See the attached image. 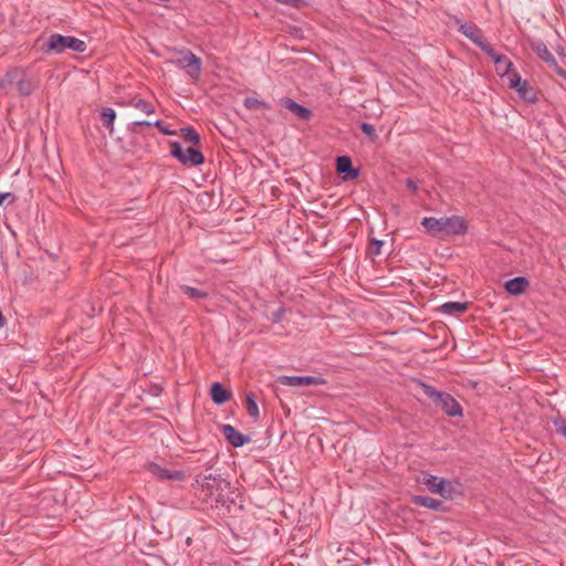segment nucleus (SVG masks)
<instances>
[{"label": "nucleus", "mask_w": 566, "mask_h": 566, "mask_svg": "<svg viewBox=\"0 0 566 566\" xmlns=\"http://www.w3.org/2000/svg\"><path fill=\"white\" fill-rule=\"evenodd\" d=\"M421 224L429 233L433 234H464L467 231L464 220L458 216L442 218L426 217L422 219Z\"/></svg>", "instance_id": "f257e3e1"}, {"label": "nucleus", "mask_w": 566, "mask_h": 566, "mask_svg": "<svg viewBox=\"0 0 566 566\" xmlns=\"http://www.w3.org/2000/svg\"><path fill=\"white\" fill-rule=\"evenodd\" d=\"M196 482L200 485V491L205 496V501L211 505L224 504L223 492L229 489V483L220 475L198 476Z\"/></svg>", "instance_id": "f03ea898"}, {"label": "nucleus", "mask_w": 566, "mask_h": 566, "mask_svg": "<svg viewBox=\"0 0 566 566\" xmlns=\"http://www.w3.org/2000/svg\"><path fill=\"white\" fill-rule=\"evenodd\" d=\"M423 394L441 408L449 417H461L460 403L448 392L439 391L430 385L420 382Z\"/></svg>", "instance_id": "7ed1b4c3"}, {"label": "nucleus", "mask_w": 566, "mask_h": 566, "mask_svg": "<svg viewBox=\"0 0 566 566\" xmlns=\"http://www.w3.org/2000/svg\"><path fill=\"white\" fill-rule=\"evenodd\" d=\"M66 49L77 53H83L86 50V43L75 36L54 33L50 35L43 50L46 53L53 52L55 54H61Z\"/></svg>", "instance_id": "20e7f679"}, {"label": "nucleus", "mask_w": 566, "mask_h": 566, "mask_svg": "<svg viewBox=\"0 0 566 566\" xmlns=\"http://www.w3.org/2000/svg\"><path fill=\"white\" fill-rule=\"evenodd\" d=\"M13 83H17L18 92L25 96L30 95L35 87L33 81L24 76L22 71L19 69H13L6 73L3 78L0 81V88H4Z\"/></svg>", "instance_id": "39448f33"}, {"label": "nucleus", "mask_w": 566, "mask_h": 566, "mask_svg": "<svg viewBox=\"0 0 566 566\" xmlns=\"http://www.w3.org/2000/svg\"><path fill=\"white\" fill-rule=\"evenodd\" d=\"M170 148L171 156L175 157L182 165L200 166L205 161V157L199 149H184L179 142H171Z\"/></svg>", "instance_id": "423d86ee"}, {"label": "nucleus", "mask_w": 566, "mask_h": 566, "mask_svg": "<svg viewBox=\"0 0 566 566\" xmlns=\"http://www.w3.org/2000/svg\"><path fill=\"white\" fill-rule=\"evenodd\" d=\"M180 55L181 57L175 64L179 69H187L188 75L197 81L201 74V60L189 50L180 51Z\"/></svg>", "instance_id": "0eeeda50"}, {"label": "nucleus", "mask_w": 566, "mask_h": 566, "mask_svg": "<svg viewBox=\"0 0 566 566\" xmlns=\"http://www.w3.org/2000/svg\"><path fill=\"white\" fill-rule=\"evenodd\" d=\"M423 484L432 493L440 494L443 497H452L454 492L453 483L447 479H439L434 475H426L423 478Z\"/></svg>", "instance_id": "6e6552de"}, {"label": "nucleus", "mask_w": 566, "mask_h": 566, "mask_svg": "<svg viewBox=\"0 0 566 566\" xmlns=\"http://www.w3.org/2000/svg\"><path fill=\"white\" fill-rule=\"evenodd\" d=\"M531 49L532 51L542 59L551 69H553L557 74H559L563 77H566V73L557 64V61L552 55V53L548 51L546 44L541 40H532L531 41Z\"/></svg>", "instance_id": "1a4fd4ad"}, {"label": "nucleus", "mask_w": 566, "mask_h": 566, "mask_svg": "<svg viewBox=\"0 0 566 566\" xmlns=\"http://www.w3.org/2000/svg\"><path fill=\"white\" fill-rule=\"evenodd\" d=\"M146 469L160 481H182L186 478L184 471L165 469L155 462H148Z\"/></svg>", "instance_id": "9d476101"}, {"label": "nucleus", "mask_w": 566, "mask_h": 566, "mask_svg": "<svg viewBox=\"0 0 566 566\" xmlns=\"http://www.w3.org/2000/svg\"><path fill=\"white\" fill-rule=\"evenodd\" d=\"M277 380L281 385L290 387L318 386L326 384L324 378L315 376H280Z\"/></svg>", "instance_id": "9b49d317"}, {"label": "nucleus", "mask_w": 566, "mask_h": 566, "mask_svg": "<svg viewBox=\"0 0 566 566\" xmlns=\"http://www.w3.org/2000/svg\"><path fill=\"white\" fill-rule=\"evenodd\" d=\"M510 87L516 90L524 101H536L535 91L530 86L527 81H523L517 73H513V75L510 77Z\"/></svg>", "instance_id": "f8f14e48"}, {"label": "nucleus", "mask_w": 566, "mask_h": 566, "mask_svg": "<svg viewBox=\"0 0 566 566\" xmlns=\"http://www.w3.org/2000/svg\"><path fill=\"white\" fill-rule=\"evenodd\" d=\"M455 22L459 25V31L475 45L480 46L485 41L481 30L475 24L463 22L458 18Z\"/></svg>", "instance_id": "ddd939ff"}, {"label": "nucleus", "mask_w": 566, "mask_h": 566, "mask_svg": "<svg viewBox=\"0 0 566 566\" xmlns=\"http://www.w3.org/2000/svg\"><path fill=\"white\" fill-rule=\"evenodd\" d=\"M221 432L224 439L235 448L242 447L250 441L249 437L243 436L231 424H222Z\"/></svg>", "instance_id": "4468645a"}, {"label": "nucleus", "mask_w": 566, "mask_h": 566, "mask_svg": "<svg viewBox=\"0 0 566 566\" xmlns=\"http://www.w3.org/2000/svg\"><path fill=\"white\" fill-rule=\"evenodd\" d=\"M336 168L344 179L352 180L358 177L359 170L353 167L352 159L348 156H339L336 159Z\"/></svg>", "instance_id": "2eb2a0df"}, {"label": "nucleus", "mask_w": 566, "mask_h": 566, "mask_svg": "<svg viewBox=\"0 0 566 566\" xmlns=\"http://www.w3.org/2000/svg\"><path fill=\"white\" fill-rule=\"evenodd\" d=\"M280 104L301 119L307 120L312 115L310 108L296 103L290 97L280 99Z\"/></svg>", "instance_id": "dca6fc26"}, {"label": "nucleus", "mask_w": 566, "mask_h": 566, "mask_svg": "<svg viewBox=\"0 0 566 566\" xmlns=\"http://www.w3.org/2000/svg\"><path fill=\"white\" fill-rule=\"evenodd\" d=\"M530 282L524 276H516L514 279H510L505 282L504 289L510 295H521L528 287Z\"/></svg>", "instance_id": "f3484780"}, {"label": "nucleus", "mask_w": 566, "mask_h": 566, "mask_svg": "<svg viewBox=\"0 0 566 566\" xmlns=\"http://www.w3.org/2000/svg\"><path fill=\"white\" fill-rule=\"evenodd\" d=\"M211 400L216 405H223L231 398V391L226 389L220 382H213L210 388Z\"/></svg>", "instance_id": "a211bd4d"}, {"label": "nucleus", "mask_w": 566, "mask_h": 566, "mask_svg": "<svg viewBox=\"0 0 566 566\" xmlns=\"http://www.w3.org/2000/svg\"><path fill=\"white\" fill-rule=\"evenodd\" d=\"M468 302H447L440 306V311L447 315H457L468 310Z\"/></svg>", "instance_id": "6ab92c4d"}, {"label": "nucleus", "mask_w": 566, "mask_h": 566, "mask_svg": "<svg viewBox=\"0 0 566 566\" xmlns=\"http://www.w3.org/2000/svg\"><path fill=\"white\" fill-rule=\"evenodd\" d=\"M127 105L136 109H139L146 115H151L155 113L154 105L144 98H133L127 103Z\"/></svg>", "instance_id": "aec40b11"}, {"label": "nucleus", "mask_w": 566, "mask_h": 566, "mask_svg": "<svg viewBox=\"0 0 566 566\" xmlns=\"http://www.w3.org/2000/svg\"><path fill=\"white\" fill-rule=\"evenodd\" d=\"M101 118L104 126L112 134L114 132V120L116 118V112L111 107H103L101 109Z\"/></svg>", "instance_id": "412c9836"}, {"label": "nucleus", "mask_w": 566, "mask_h": 566, "mask_svg": "<svg viewBox=\"0 0 566 566\" xmlns=\"http://www.w3.org/2000/svg\"><path fill=\"white\" fill-rule=\"evenodd\" d=\"M494 64H495L496 73L500 76H505V75L510 74L511 70L513 69V63L505 55H502L501 57H496Z\"/></svg>", "instance_id": "4be33fe9"}, {"label": "nucleus", "mask_w": 566, "mask_h": 566, "mask_svg": "<svg viewBox=\"0 0 566 566\" xmlns=\"http://www.w3.org/2000/svg\"><path fill=\"white\" fill-rule=\"evenodd\" d=\"M245 401H247V410H248L249 416L253 420H258L260 418V412H259V407H258L254 394L248 392L247 397H245Z\"/></svg>", "instance_id": "5701e85b"}, {"label": "nucleus", "mask_w": 566, "mask_h": 566, "mask_svg": "<svg viewBox=\"0 0 566 566\" xmlns=\"http://www.w3.org/2000/svg\"><path fill=\"white\" fill-rule=\"evenodd\" d=\"M413 502L420 506L431 510H439L441 506V502L439 500L432 499L430 496L418 495L415 496Z\"/></svg>", "instance_id": "b1692460"}, {"label": "nucleus", "mask_w": 566, "mask_h": 566, "mask_svg": "<svg viewBox=\"0 0 566 566\" xmlns=\"http://www.w3.org/2000/svg\"><path fill=\"white\" fill-rule=\"evenodd\" d=\"M243 105L248 109H259V108L269 109L270 108L268 103H265L264 101L258 99L255 97L244 98Z\"/></svg>", "instance_id": "393cba45"}, {"label": "nucleus", "mask_w": 566, "mask_h": 566, "mask_svg": "<svg viewBox=\"0 0 566 566\" xmlns=\"http://www.w3.org/2000/svg\"><path fill=\"white\" fill-rule=\"evenodd\" d=\"M181 290L189 298L192 300H201L208 296L207 292L188 285L181 286Z\"/></svg>", "instance_id": "a878e982"}, {"label": "nucleus", "mask_w": 566, "mask_h": 566, "mask_svg": "<svg viewBox=\"0 0 566 566\" xmlns=\"http://www.w3.org/2000/svg\"><path fill=\"white\" fill-rule=\"evenodd\" d=\"M182 136L186 142L197 145L200 143V136L199 134L191 127L182 128Z\"/></svg>", "instance_id": "bb28decb"}, {"label": "nucleus", "mask_w": 566, "mask_h": 566, "mask_svg": "<svg viewBox=\"0 0 566 566\" xmlns=\"http://www.w3.org/2000/svg\"><path fill=\"white\" fill-rule=\"evenodd\" d=\"M483 52H485L495 63L496 57H501L502 54H499L494 51V49L491 46V44L485 40L480 46Z\"/></svg>", "instance_id": "cd10ccee"}, {"label": "nucleus", "mask_w": 566, "mask_h": 566, "mask_svg": "<svg viewBox=\"0 0 566 566\" xmlns=\"http://www.w3.org/2000/svg\"><path fill=\"white\" fill-rule=\"evenodd\" d=\"M360 128L371 140H376L378 138L376 129L371 124L364 122L361 123Z\"/></svg>", "instance_id": "c85d7f7f"}, {"label": "nucleus", "mask_w": 566, "mask_h": 566, "mask_svg": "<svg viewBox=\"0 0 566 566\" xmlns=\"http://www.w3.org/2000/svg\"><path fill=\"white\" fill-rule=\"evenodd\" d=\"M382 244L384 242L381 240L373 239L369 244V252L374 255H379Z\"/></svg>", "instance_id": "c756f323"}, {"label": "nucleus", "mask_w": 566, "mask_h": 566, "mask_svg": "<svg viewBox=\"0 0 566 566\" xmlns=\"http://www.w3.org/2000/svg\"><path fill=\"white\" fill-rule=\"evenodd\" d=\"M285 312L286 311H285L284 306H280L275 312L272 313L271 321L274 324L280 323L283 319Z\"/></svg>", "instance_id": "7c9ffc66"}, {"label": "nucleus", "mask_w": 566, "mask_h": 566, "mask_svg": "<svg viewBox=\"0 0 566 566\" xmlns=\"http://www.w3.org/2000/svg\"><path fill=\"white\" fill-rule=\"evenodd\" d=\"M274 1L277 2V3H282V4H286V6L293 7L295 9H300L304 4L303 0H274Z\"/></svg>", "instance_id": "2f4dec72"}, {"label": "nucleus", "mask_w": 566, "mask_h": 566, "mask_svg": "<svg viewBox=\"0 0 566 566\" xmlns=\"http://www.w3.org/2000/svg\"><path fill=\"white\" fill-rule=\"evenodd\" d=\"M8 199L13 202L14 196L11 192H0V205H3Z\"/></svg>", "instance_id": "473e14b6"}, {"label": "nucleus", "mask_w": 566, "mask_h": 566, "mask_svg": "<svg viewBox=\"0 0 566 566\" xmlns=\"http://www.w3.org/2000/svg\"><path fill=\"white\" fill-rule=\"evenodd\" d=\"M406 186L412 192H417V190H418L417 182L415 180H412V179H407Z\"/></svg>", "instance_id": "72a5a7b5"}, {"label": "nucleus", "mask_w": 566, "mask_h": 566, "mask_svg": "<svg viewBox=\"0 0 566 566\" xmlns=\"http://www.w3.org/2000/svg\"><path fill=\"white\" fill-rule=\"evenodd\" d=\"M134 126H151V120H136L133 123Z\"/></svg>", "instance_id": "f704fd0d"}, {"label": "nucleus", "mask_w": 566, "mask_h": 566, "mask_svg": "<svg viewBox=\"0 0 566 566\" xmlns=\"http://www.w3.org/2000/svg\"><path fill=\"white\" fill-rule=\"evenodd\" d=\"M160 132L165 135H172L174 133L169 130L167 127H160Z\"/></svg>", "instance_id": "c9c22d12"}, {"label": "nucleus", "mask_w": 566, "mask_h": 566, "mask_svg": "<svg viewBox=\"0 0 566 566\" xmlns=\"http://www.w3.org/2000/svg\"><path fill=\"white\" fill-rule=\"evenodd\" d=\"M151 126H155V127H158L160 129V127H163L161 125V120L157 119V120H151Z\"/></svg>", "instance_id": "e433bc0d"}, {"label": "nucleus", "mask_w": 566, "mask_h": 566, "mask_svg": "<svg viewBox=\"0 0 566 566\" xmlns=\"http://www.w3.org/2000/svg\"><path fill=\"white\" fill-rule=\"evenodd\" d=\"M558 431H559L563 436H565V437H566V426H565V424L560 426V427L558 428Z\"/></svg>", "instance_id": "4c0bfd02"}]
</instances>
